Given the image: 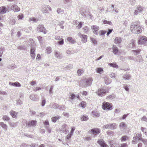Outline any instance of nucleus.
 Instances as JSON below:
<instances>
[{"label":"nucleus","instance_id":"f257e3e1","mask_svg":"<svg viewBox=\"0 0 147 147\" xmlns=\"http://www.w3.org/2000/svg\"><path fill=\"white\" fill-rule=\"evenodd\" d=\"M130 29L131 32L134 34H139L142 31L141 27L136 25H131Z\"/></svg>","mask_w":147,"mask_h":147},{"label":"nucleus","instance_id":"f03ea898","mask_svg":"<svg viewBox=\"0 0 147 147\" xmlns=\"http://www.w3.org/2000/svg\"><path fill=\"white\" fill-rule=\"evenodd\" d=\"M30 41L31 42V44L30 54L31 57H32V59H34L35 57V44L34 43V41L33 39H31Z\"/></svg>","mask_w":147,"mask_h":147},{"label":"nucleus","instance_id":"7ed1b4c3","mask_svg":"<svg viewBox=\"0 0 147 147\" xmlns=\"http://www.w3.org/2000/svg\"><path fill=\"white\" fill-rule=\"evenodd\" d=\"M100 129L96 128L91 129L89 131V133L91 134L93 138L96 137L100 132Z\"/></svg>","mask_w":147,"mask_h":147},{"label":"nucleus","instance_id":"20e7f679","mask_svg":"<svg viewBox=\"0 0 147 147\" xmlns=\"http://www.w3.org/2000/svg\"><path fill=\"white\" fill-rule=\"evenodd\" d=\"M102 108L104 110H110L112 109V106L111 103L104 102L102 103Z\"/></svg>","mask_w":147,"mask_h":147},{"label":"nucleus","instance_id":"39448f33","mask_svg":"<svg viewBox=\"0 0 147 147\" xmlns=\"http://www.w3.org/2000/svg\"><path fill=\"white\" fill-rule=\"evenodd\" d=\"M93 81L92 79L91 78H88L86 79V80L83 84V86L84 87L90 86L91 84Z\"/></svg>","mask_w":147,"mask_h":147},{"label":"nucleus","instance_id":"423d86ee","mask_svg":"<svg viewBox=\"0 0 147 147\" xmlns=\"http://www.w3.org/2000/svg\"><path fill=\"white\" fill-rule=\"evenodd\" d=\"M37 30L39 32H42L45 34L47 33V32L46 28L43 25L40 24L38 25L37 27Z\"/></svg>","mask_w":147,"mask_h":147},{"label":"nucleus","instance_id":"0eeeda50","mask_svg":"<svg viewBox=\"0 0 147 147\" xmlns=\"http://www.w3.org/2000/svg\"><path fill=\"white\" fill-rule=\"evenodd\" d=\"M147 42V37L145 36H142L140 37V39L138 40V44H144Z\"/></svg>","mask_w":147,"mask_h":147},{"label":"nucleus","instance_id":"6e6552de","mask_svg":"<svg viewBox=\"0 0 147 147\" xmlns=\"http://www.w3.org/2000/svg\"><path fill=\"white\" fill-rule=\"evenodd\" d=\"M78 35L81 38V41L83 43H85L87 41V36L85 34H82L80 32L78 34Z\"/></svg>","mask_w":147,"mask_h":147},{"label":"nucleus","instance_id":"1a4fd4ad","mask_svg":"<svg viewBox=\"0 0 147 147\" xmlns=\"http://www.w3.org/2000/svg\"><path fill=\"white\" fill-rule=\"evenodd\" d=\"M91 28L93 31V33L94 34H98V31L99 30V26L96 25H94L91 26Z\"/></svg>","mask_w":147,"mask_h":147},{"label":"nucleus","instance_id":"9d476101","mask_svg":"<svg viewBox=\"0 0 147 147\" xmlns=\"http://www.w3.org/2000/svg\"><path fill=\"white\" fill-rule=\"evenodd\" d=\"M96 93L100 96H102L105 95L106 93V90L103 88L98 89L96 91Z\"/></svg>","mask_w":147,"mask_h":147},{"label":"nucleus","instance_id":"9b49d317","mask_svg":"<svg viewBox=\"0 0 147 147\" xmlns=\"http://www.w3.org/2000/svg\"><path fill=\"white\" fill-rule=\"evenodd\" d=\"M143 10V7L140 6H138L137 7L136 9L135 10L134 12V14L135 15H137L138 13H140Z\"/></svg>","mask_w":147,"mask_h":147},{"label":"nucleus","instance_id":"f8f14e48","mask_svg":"<svg viewBox=\"0 0 147 147\" xmlns=\"http://www.w3.org/2000/svg\"><path fill=\"white\" fill-rule=\"evenodd\" d=\"M37 122L35 120H31L28 121L27 123V125L29 127H35L36 125Z\"/></svg>","mask_w":147,"mask_h":147},{"label":"nucleus","instance_id":"ddd939ff","mask_svg":"<svg viewBox=\"0 0 147 147\" xmlns=\"http://www.w3.org/2000/svg\"><path fill=\"white\" fill-rule=\"evenodd\" d=\"M97 142L100 145L101 147H108V146L103 139H99Z\"/></svg>","mask_w":147,"mask_h":147},{"label":"nucleus","instance_id":"4468645a","mask_svg":"<svg viewBox=\"0 0 147 147\" xmlns=\"http://www.w3.org/2000/svg\"><path fill=\"white\" fill-rule=\"evenodd\" d=\"M11 9L15 12L19 11L20 10V7L15 4L12 5L11 7Z\"/></svg>","mask_w":147,"mask_h":147},{"label":"nucleus","instance_id":"2eb2a0df","mask_svg":"<svg viewBox=\"0 0 147 147\" xmlns=\"http://www.w3.org/2000/svg\"><path fill=\"white\" fill-rule=\"evenodd\" d=\"M107 129H115L117 126V124L115 123H111L110 124H107Z\"/></svg>","mask_w":147,"mask_h":147},{"label":"nucleus","instance_id":"dca6fc26","mask_svg":"<svg viewBox=\"0 0 147 147\" xmlns=\"http://www.w3.org/2000/svg\"><path fill=\"white\" fill-rule=\"evenodd\" d=\"M9 84L11 86L16 87H20L21 86L20 83L18 82H9Z\"/></svg>","mask_w":147,"mask_h":147},{"label":"nucleus","instance_id":"f3484780","mask_svg":"<svg viewBox=\"0 0 147 147\" xmlns=\"http://www.w3.org/2000/svg\"><path fill=\"white\" fill-rule=\"evenodd\" d=\"M0 11H1L2 14H5L7 12H9L8 9L6 8L5 6H4L0 7Z\"/></svg>","mask_w":147,"mask_h":147},{"label":"nucleus","instance_id":"a211bd4d","mask_svg":"<svg viewBox=\"0 0 147 147\" xmlns=\"http://www.w3.org/2000/svg\"><path fill=\"white\" fill-rule=\"evenodd\" d=\"M135 41L133 40H131L130 41L128 45V47L130 48H132L135 46Z\"/></svg>","mask_w":147,"mask_h":147},{"label":"nucleus","instance_id":"6ab92c4d","mask_svg":"<svg viewBox=\"0 0 147 147\" xmlns=\"http://www.w3.org/2000/svg\"><path fill=\"white\" fill-rule=\"evenodd\" d=\"M113 52L115 55H116L119 52L118 48L115 45H113L112 47Z\"/></svg>","mask_w":147,"mask_h":147},{"label":"nucleus","instance_id":"aec40b11","mask_svg":"<svg viewBox=\"0 0 147 147\" xmlns=\"http://www.w3.org/2000/svg\"><path fill=\"white\" fill-rule=\"evenodd\" d=\"M67 40L68 42H69L71 44H74L76 42V41L71 37H68L67 38Z\"/></svg>","mask_w":147,"mask_h":147},{"label":"nucleus","instance_id":"412c9836","mask_svg":"<svg viewBox=\"0 0 147 147\" xmlns=\"http://www.w3.org/2000/svg\"><path fill=\"white\" fill-rule=\"evenodd\" d=\"M121 41L122 40L119 37H116L114 40V42L117 44L120 43Z\"/></svg>","mask_w":147,"mask_h":147},{"label":"nucleus","instance_id":"4be33fe9","mask_svg":"<svg viewBox=\"0 0 147 147\" xmlns=\"http://www.w3.org/2000/svg\"><path fill=\"white\" fill-rule=\"evenodd\" d=\"M111 79L107 77L105 78V82L106 84H109L111 83Z\"/></svg>","mask_w":147,"mask_h":147},{"label":"nucleus","instance_id":"5701e85b","mask_svg":"<svg viewBox=\"0 0 147 147\" xmlns=\"http://www.w3.org/2000/svg\"><path fill=\"white\" fill-rule=\"evenodd\" d=\"M55 56L58 59H61L62 57L61 54L58 51H56L55 53Z\"/></svg>","mask_w":147,"mask_h":147},{"label":"nucleus","instance_id":"b1692460","mask_svg":"<svg viewBox=\"0 0 147 147\" xmlns=\"http://www.w3.org/2000/svg\"><path fill=\"white\" fill-rule=\"evenodd\" d=\"M0 125L3 128L4 131H7V125L6 124H5L3 122H0Z\"/></svg>","mask_w":147,"mask_h":147},{"label":"nucleus","instance_id":"393cba45","mask_svg":"<svg viewBox=\"0 0 147 147\" xmlns=\"http://www.w3.org/2000/svg\"><path fill=\"white\" fill-rule=\"evenodd\" d=\"M60 118V116L59 115L55 117H52L51 118V120L53 122H55L57 120L59 119Z\"/></svg>","mask_w":147,"mask_h":147},{"label":"nucleus","instance_id":"a878e982","mask_svg":"<svg viewBox=\"0 0 147 147\" xmlns=\"http://www.w3.org/2000/svg\"><path fill=\"white\" fill-rule=\"evenodd\" d=\"M73 67V65L72 64H69L67 66L63 67V69L64 70H69L72 69Z\"/></svg>","mask_w":147,"mask_h":147},{"label":"nucleus","instance_id":"bb28decb","mask_svg":"<svg viewBox=\"0 0 147 147\" xmlns=\"http://www.w3.org/2000/svg\"><path fill=\"white\" fill-rule=\"evenodd\" d=\"M10 113L11 116L13 118H15L16 117V112L13 111H11L10 112Z\"/></svg>","mask_w":147,"mask_h":147},{"label":"nucleus","instance_id":"cd10ccee","mask_svg":"<svg viewBox=\"0 0 147 147\" xmlns=\"http://www.w3.org/2000/svg\"><path fill=\"white\" fill-rule=\"evenodd\" d=\"M131 77L130 75V74H125L123 76V78L125 80H128L130 79Z\"/></svg>","mask_w":147,"mask_h":147},{"label":"nucleus","instance_id":"c85d7f7f","mask_svg":"<svg viewBox=\"0 0 147 147\" xmlns=\"http://www.w3.org/2000/svg\"><path fill=\"white\" fill-rule=\"evenodd\" d=\"M128 138V137L127 136H123L121 138V142L126 141Z\"/></svg>","mask_w":147,"mask_h":147},{"label":"nucleus","instance_id":"c756f323","mask_svg":"<svg viewBox=\"0 0 147 147\" xmlns=\"http://www.w3.org/2000/svg\"><path fill=\"white\" fill-rule=\"evenodd\" d=\"M88 119V116L86 115H83L82 117L81 118V119L82 121H87Z\"/></svg>","mask_w":147,"mask_h":147},{"label":"nucleus","instance_id":"7c9ffc66","mask_svg":"<svg viewBox=\"0 0 147 147\" xmlns=\"http://www.w3.org/2000/svg\"><path fill=\"white\" fill-rule=\"evenodd\" d=\"M103 23L105 24H108L110 25H112V23L110 21H107L105 20H103Z\"/></svg>","mask_w":147,"mask_h":147},{"label":"nucleus","instance_id":"2f4dec72","mask_svg":"<svg viewBox=\"0 0 147 147\" xmlns=\"http://www.w3.org/2000/svg\"><path fill=\"white\" fill-rule=\"evenodd\" d=\"M103 23L105 24H108L110 25H112V23L110 21H107L105 20H103Z\"/></svg>","mask_w":147,"mask_h":147},{"label":"nucleus","instance_id":"473e14b6","mask_svg":"<svg viewBox=\"0 0 147 147\" xmlns=\"http://www.w3.org/2000/svg\"><path fill=\"white\" fill-rule=\"evenodd\" d=\"M37 96L36 95H33L32 94L30 95V98L33 100H36V97Z\"/></svg>","mask_w":147,"mask_h":147},{"label":"nucleus","instance_id":"72a5a7b5","mask_svg":"<svg viewBox=\"0 0 147 147\" xmlns=\"http://www.w3.org/2000/svg\"><path fill=\"white\" fill-rule=\"evenodd\" d=\"M103 70L102 68L100 67H98L97 69L96 72L99 74H101V72H103Z\"/></svg>","mask_w":147,"mask_h":147},{"label":"nucleus","instance_id":"f704fd0d","mask_svg":"<svg viewBox=\"0 0 147 147\" xmlns=\"http://www.w3.org/2000/svg\"><path fill=\"white\" fill-rule=\"evenodd\" d=\"M109 65L113 67H118V65L116 63H109Z\"/></svg>","mask_w":147,"mask_h":147},{"label":"nucleus","instance_id":"c9c22d12","mask_svg":"<svg viewBox=\"0 0 147 147\" xmlns=\"http://www.w3.org/2000/svg\"><path fill=\"white\" fill-rule=\"evenodd\" d=\"M136 136L138 138V140L141 141L142 139V135L141 133H138L136 134Z\"/></svg>","mask_w":147,"mask_h":147},{"label":"nucleus","instance_id":"e433bc0d","mask_svg":"<svg viewBox=\"0 0 147 147\" xmlns=\"http://www.w3.org/2000/svg\"><path fill=\"white\" fill-rule=\"evenodd\" d=\"M2 118L3 120L4 121H9L10 119L9 117L8 116L6 115H3Z\"/></svg>","mask_w":147,"mask_h":147},{"label":"nucleus","instance_id":"4c0bfd02","mask_svg":"<svg viewBox=\"0 0 147 147\" xmlns=\"http://www.w3.org/2000/svg\"><path fill=\"white\" fill-rule=\"evenodd\" d=\"M80 105L82 107L84 108L86 106V103L84 101H82L80 103Z\"/></svg>","mask_w":147,"mask_h":147},{"label":"nucleus","instance_id":"58836bf2","mask_svg":"<svg viewBox=\"0 0 147 147\" xmlns=\"http://www.w3.org/2000/svg\"><path fill=\"white\" fill-rule=\"evenodd\" d=\"M51 48L50 47H48L47 48L46 53L48 54L50 53L51 52Z\"/></svg>","mask_w":147,"mask_h":147},{"label":"nucleus","instance_id":"ea45409f","mask_svg":"<svg viewBox=\"0 0 147 147\" xmlns=\"http://www.w3.org/2000/svg\"><path fill=\"white\" fill-rule=\"evenodd\" d=\"M92 113L96 117H98L99 116V114L97 111H93Z\"/></svg>","mask_w":147,"mask_h":147},{"label":"nucleus","instance_id":"a19ab883","mask_svg":"<svg viewBox=\"0 0 147 147\" xmlns=\"http://www.w3.org/2000/svg\"><path fill=\"white\" fill-rule=\"evenodd\" d=\"M107 32V31L105 30H100L99 31V34H100V36H102L104 34H105L106 32Z\"/></svg>","mask_w":147,"mask_h":147},{"label":"nucleus","instance_id":"79ce46f5","mask_svg":"<svg viewBox=\"0 0 147 147\" xmlns=\"http://www.w3.org/2000/svg\"><path fill=\"white\" fill-rule=\"evenodd\" d=\"M119 126L120 128H123L126 127V125L124 123L122 122L120 123Z\"/></svg>","mask_w":147,"mask_h":147},{"label":"nucleus","instance_id":"37998d69","mask_svg":"<svg viewBox=\"0 0 147 147\" xmlns=\"http://www.w3.org/2000/svg\"><path fill=\"white\" fill-rule=\"evenodd\" d=\"M58 42V44L59 45H62L64 43V40L62 38Z\"/></svg>","mask_w":147,"mask_h":147},{"label":"nucleus","instance_id":"c03bdc74","mask_svg":"<svg viewBox=\"0 0 147 147\" xmlns=\"http://www.w3.org/2000/svg\"><path fill=\"white\" fill-rule=\"evenodd\" d=\"M17 18L18 20H22L24 18V16L23 14L18 15L17 16Z\"/></svg>","mask_w":147,"mask_h":147},{"label":"nucleus","instance_id":"a18cd8bd","mask_svg":"<svg viewBox=\"0 0 147 147\" xmlns=\"http://www.w3.org/2000/svg\"><path fill=\"white\" fill-rule=\"evenodd\" d=\"M59 107V105L57 103H55L53 104L52 108L54 109H57Z\"/></svg>","mask_w":147,"mask_h":147},{"label":"nucleus","instance_id":"49530a36","mask_svg":"<svg viewBox=\"0 0 147 147\" xmlns=\"http://www.w3.org/2000/svg\"><path fill=\"white\" fill-rule=\"evenodd\" d=\"M82 22H80L79 23L78 25L77 26L76 28L78 29H79L82 27Z\"/></svg>","mask_w":147,"mask_h":147},{"label":"nucleus","instance_id":"de8ad7c7","mask_svg":"<svg viewBox=\"0 0 147 147\" xmlns=\"http://www.w3.org/2000/svg\"><path fill=\"white\" fill-rule=\"evenodd\" d=\"M75 95L74 94H72L70 95V97H69V98L70 99L72 100L75 97Z\"/></svg>","mask_w":147,"mask_h":147},{"label":"nucleus","instance_id":"09e8293b","mask_svg":"<svg viewBox=\"0 0 147 147\" xmlns=\"http://www.w3.org/2000/svg\"><path fill=\"white\" fill-rule=\"evenodd\" d=\"M132 51L133 52L136 53L135 55H136L139 54L140 52V51L139 50H133Z\"/></svg>","mask_w":147,"mask_h":147},{"label":"nucleus","instance_id":"8fccbe9b","mask_svg":"<svg viewBox=\"0 0 147 147\" xmlns=\"http://www.w3.org/2000/svg\"><path fill=\"white\" fill-rule=\"evenodd\" d=\"M82 71L83 70L82 69H79L77 71V73L79 76H80Z\"/></svg>","mask_w":147,"mask_h":147},{"label":"nucleus","instance_id":"3c124183","mask_svg":"<svg viewBox=\"0 0 147 147\" xmlns=\"http://www.w3.org/2000/svg\"><path fill=\"white\" fill-rule=\"evenodd\" d=\"M90 39L91 41L92 42V43L95 44H96L97 43V41H96V39L92 38H91Z\"/></svg>","mask_w":147,"mask_h":147},{"label":"nucleus","instance_id":"603ef678","mask_svg":"<svg viewBox=\"0 0 147 147\" xmlns=\"http://www.w3.org/2000/svg\"><path fill=\"white\" fill-rule=\"evenodd\" d=\"M46 128L47 130V131H48L49 133H50L51 132V129L50 127H49V126H46L45 127Z\"/></svg>","mask_w":147,"mask_h":147},{"label":"nucleus","instance_id":"864d4df0","mask_svg":"<svg viewBox=\"0 0 147 147\" xmlns=\"http://www.w3.org/2000/svg\"><path fill=\"white\" fill-rule=\"evenodd\" d=\"M75 128L73 127H71V131L70 132V133H71V135L72 134H73L75 130Z\"/></svg>","mask_w":147,"mask_h":147},{"label":"nucleus","instance_id":"5fc2aeb1","mask_svg":"<svg viewBox=\"0 0 147 147\" xmlns=\"http://www.w3.org/2000/svg\"><path fill=\"white\" fill-rule=\"evenodd\" d=\"M73 135V134L71 135V133H69V134H68L66 136V138L67 140H69L70 139L71 136Z\"/></svg>","mask_w":147,"mask_h":147},{"label":"nucleus","instance_id":"6e6d98bb","mask_svg":"<svg viewBox=\"0 0 147 147\" xmlns=\"http://www.w3.org/2000/svg\"><path fill=\"white\" fill-rule=\"evenodd\" d=\"M85 139L86 140L88 141H89L92 139L91 137L90 136H88L85 138Z\"/></svg>","mask_w":147,"mask_h":147},{"label":"nucleus","instance_id":"4d7b16f0","mask_svg":"<svg viewBox=\"0 0 147 147\" xmlns=\"http://www.w3.org/2000/svg\"><path fill=\"white\" fill-rule=\"evenodd\" d=\"M140 141H142L145 145L147 144V140L142 139Z\"/></svg>","mask_w":147,"mask_h":147},{"label":"nucleus","instance_id":"13d9d810","mask_svg":"<svg viewBox=\"0 0 147 147\" xmlns=\"http://www.w3.org/2000/svg\"><path fill=\"white\" fill-rule=\"evenodd\" d=\"M62 38V37L61 36H55V39L57 40H60Z\"/></svg>","mask_w":147,"mask_h":147},{"label":"nucleus","instance_id":"bf43d9fd","mask_svg":"<svg viewBox=\"0 0 147 147\" xmlns=\"http://www.w3.org/2000/svg\"><path fill=\"white\" fill-rule=\"evenodd\" d=\"M53 86H51L50 88V89L49 90V93L50 94H51L53 93Z\"/></svg>","mask_w":147,"mask_h":147},{"label":"nucleus","instance_id":"052dcab7","mask_svg":"<svg viewBox=\"0 0 147 147\" xmlns=\"http://www.w3.org/2000/svg\"><path fill=\"white\" fill-rule=\"evenodd\" d=\"M115 98V95H112L109 96L107 97V98L112 99Z\"/></svg>","mask_w":147,"mask_h":147},{"label":"nucleus","instance_id":"680f3d73","mask_svg":"<svg viewBox=\"0 0 147 147\" xmlns=\"http://www.w3.org/2000/svg\"><path fill=\"white\" fill-rule=\"evenodd\" d=\"M41 90V88L40 87H36L34 88L33 90L35 91H36L40 90Z\"/></svg>","mask_w":147,"mask_h":147},{"label":"nucleus","instance_id":"e2e57ef3","mask_svg":"<svg viewBox=\"0 0 147 147\" xmlns=\"http://www.w3.org/2000/svg\"><path fill=\"white\" fill-rule=\"evenodd\" d=\"M46 102L45 100L44 99H43L42 101L41 105L43 107L45 105Z\"/></svg>","mask_w":147,"mask_h":147},{"label":"nucleus","instance_id":"0e129e2a","mask_svg":"<svg viewBox=\"0 0 147 147\" xmlns=\"http://www.w3.org/2000/svg\"><path fill=\"white\" fill-rule=\"evenodd\" d=\"M30 20L34 22H37V19L35 18H31L30 19ZM38 20H37V21Z\"/></svg>","mask_w":147,"mask_h":147},{"label":"nucleus","instance_id":"69168bd1","mask_svg":"<svg viewBox=\"0 0 147 147\" xmlns=\"http://www.w3.org/2000/svg\"><path fill=\"white\" fill-rule=\"evenodd\" d=\"M121 147H127V144L126 143H122L121 144Z\"/></svg>","mask_w":147,"mask_h":147},{"label":"nucleus","instance_id":"338daca9","mask_svg":"<svg viewBox=\"0 0 147 147\" xmlns=\"http://www.w3.org/2000/svg\"><path fill=\"white\" fill-rule=\"evenodd\" d=\"M83 29L84 30L85 33L87 32L88 29V27L86 26L85 27H84Z\"/></svg>","mask_w":147,"mask_h":147},{"label":"nucleus","instance_id":"774afa93","mask_svg":"<svg viewBox=\"0 0 147 147\" xmlns=\"http://www.w3.org/2000/svg\"><path fill=\"white\" fill-rule=\"evenodd\" d=\"M141 120L147 122V119L146 117L145 116H144L142 118Z\"/></svg>","mask_w":147,"mask_h":147}]
</instances>
